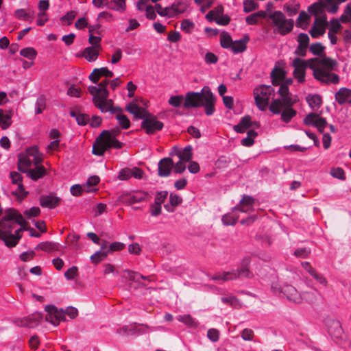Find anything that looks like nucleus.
<instances>
[{
  "label": "nucleus",
  "instance_id": "6",
  "mask_svg": "<svg viewBox=\"0 0 351 351\" xmlns=\"http://www.w3.org/2000/svg\"><path fill=\"white\" fill-rule=\"evenodd\" d=\"M268 18L272 20L277 32L282 36H285L293 30L294 21L292 19H287L285 15L281 11H274L269 14Z\"/></svg>",
  "mask_w": 351,
  "mask_h": 351
},
{
  "label": "nucleus",
  "instance_id": "42",
  "mask_svg": "<svg viewBox=\"0 0 351 351\" xmlns=\"http://www.w3.org/2000/svg\"><path fill=\"white\" fill-rule=\"evenodd\" d=\"M46 108V98L44 95H41L38 97L35 103V113L40 114Z\"/></svg>",
  "mask_w": 351,
  "mask_h": 351
},
{
  "label": "nucleus",
  "instance_id": "21",
  "mask_svg": "<svg viewBox=\"0 0 351 351\" xmlns=\"http://www.w3.org/2000/svg\"><path fill=\"white\" fill-rule=\"evenodd\" d=\"M250 40L248 34L243 35V38L233 42L231 50L234 53H239L245 51L247 49V43Z\"/></svg>",
  "mask_w": 351,
  "mask_h": 351
},
{
  "label": "nucleus",
  "instance_id": "5",
  "mask_svg": "<svg viewBox=\"0 0 351 351\" xmlns=\"http://www.w3.org/2000/svg\"><path fill=\"white\" fill-rule=\"evenodd\" d=\"M253 93L257 108L263 111L268 106L270 97L274 96L275 90L270 85L261 84L254 89Z\"/></svg>",
  "mask_w": 351,
  "mask_h": 351
},
{
  "label": "nucleus",
  "instance_id": "56",
  "mask_svg": "<svg viewBox=\"0 0 351 351\" xmlns=\"http://www.w3.org/2000/svg\"><path fill=\"white\" fill-rule=\"evenodd\" d=\"M297 41L299 45L308 47L310 38L307 34L301 32L298 36Z\"/></svg>",
  "mask_w": 351,
  "mask_h": 351
},
{
  "label": "nucleus",
  "instance_id": "19",
  "mask_svg": "<svg viewBox=\"0 0 351 351\" xmlns=\"http://www.w3.org/2000/svg\"><path fill=\"white\" fill-rule=\"evenodd\" d=\"M109 253L106 248V241H104L101 244L100 250L95 252L93 255L90 256V260L92 263L97 265L102 261H104Z\"/></svg>",
  "mask_w": 351,
  "mask_h": 351
},
{
  "label": "nucleus",
  "instance_id": "17",
  "mask_svg": "<svg viewBox=\"0 0 351 351\" xmlns=\"http://www.w3.org/2000/svg\"><path fill=\"white\" fill-rule=\"evenodd\" d=\"M113 75V72L108 70L107 67L96 68L93 69V72L88 76V79L93 83L97 84L101 76L112 77Z\"/></svg>",
  "mask_w": 351,
  "mask_h": 351
},
{
  "label": "nucleus",
  "instance_id": "1",
  "mask_svg": "<svg viewBox=\"0 0 351 351\" xmlns=\"http://www.w3.org/2000/svg\"><path fill=\"white\" fill-rule=\"evenodd\" d=\"M215 97L210 87L205 86L200 92L189 91L186 93L184 107L190 108L204 106L206 114L210 116L215 112Z\"/></svg>",
  "mask_w": 351,
  "mask_h": 351
},
{
  "label": "nucleus",
  "instance_id": "31",
  "mask_svg": "<svg viewBox=\"0 0 351 351\" xmlns=\"http://www.w3.org/2000/svg\"><path fill=\"white\" fill-rule=\"evenodd\" d=\"M46 174V169L43 165H36L34 169H29L27 177L33 180H37Z\"/></svg>",
  "mask_w": 351,
  "mask_h": 351
},
{
  "label": "nucleus",
  "instance_id": "50",
  "mask_svg": "<svg viewBox=\"0 0 351 351\" xmlns=\"http://www.w3.org/2000/svg\"><path fill=\"white\" fill-rule=\"evenodd\" d=\"M258 8V4L252 0H245L243 1V12H251Z\"/></svg>",
  "mask_w": 351,
  "mask_h": 351
},
{
  "label": "nucleus",
  "instance_id": "29",
  "mask_svg": "<svg viewBox=\"0 0 351 351\" xmlns=\"http://www.w3.org/2000/svg\"><path fill=\"white\" fill-rule=\"evenodd\" d=\"M293 106H282L280 114V119L282 121L288 123L291 119L296 116L297 111L292 108Z\"/></svg>",
  "mask_w": 351,
  "mask_h": 351
},
{
  "label": "nucleus",
  "instance_id": "45",
  "mask_svg": "<svg viewBox=\"0 0 351 351\" xmlns=\"http://www.w3.org/2000/svg\"><path fill=\"white\" fill-rule=\"evenodd\" d=\"M14 16L18 19H23L27 21H31L33 19V14L26 12L24 9H17L14 12Z\"/></svg>",
  "mask_w": 351,
  "mask_h": 351
},
{
  "label": "nucleus",
  "instance_id": "25",
  "mask_svg": "<svg viewBox=\"0 0 351 351\" xmlns=\"http://www.w3.org/2000/svg\"><path fill=\"white\" fill-rule=\"evenodd\" d=\"M302 267L307 271L309 274L313 277L319 283L326 285L327 281L323 275L317 272V271L313 268L308 262H302Z\"/></svg>",
  "mask_w": 351,
  "mask_h": 351
},
{
  "label": "nucleus",
  "instance_id": "11",
  "mask_svg": "<svg viewBox=\"0 0 351 351\" xmlns=\"http://www.w3.org/2000/svg\"><path fill=\"white\" fill-rule=\"evenodd\" d=\"M325 324L327 327L328 332L335 339H341L344 335V331L341 322L334 318H326Z\"/></svg>",
  "mask_w": 351,
  "mask_h": 351
},
{
  "label": "nucleus",
  "instance_id": "39",
  "mask_svg": "<svg viewBox=\"0 0 351 351\" xmlns=\"http://www.w3.org/2000/svg\"><path fill=\"white\" fill-rule=\"evenodd\" d=\"M193 158V147L191 145H186L182 150L181 149L179 159L185 162H189Z\"/></svg>",
  "mask_w": 351,
  "mask_h": 351
},
{
  "label": "nucleus",
  "instance_id": "47",
  "mask_svg": "<svg viewBox=\"0 0 351 351\" xmlns=\"http://www.w3.org/2000/svg\"><path fill=\"white\" fill-rule=\"evenodd\" d=\"M116 119L122 129L126 130L130 127V121L125 114L118 113L116 115Z\"/></svg>",
  "mask_w": 351,
  "mask_h": 351
},
{
  "label": "nucleus",
  "instance_id": "20",
  "mask_svg": "<svg viewBox=\"0 0 351 351\" xmlns=\"http://www.w3.org/2000/svg\"><path fill=\"white\" fill-rule=\"evenodd\" d=\"M46 321L52 324L54 326H57L60 324V322L66 321L65 311L62 308H57L56 311L51 315H47Z\"/></svg>",
  "mask_w": 351,
  "mask_h": 351
},
{
  "label": "nucleus",
  "instance_id": "4",
  "mask_svg": "<svg viewBox=\"0 0 351 351\" xmlns=\"http://www.w3.org/2000/svg\"><path fill=\"white\" fill-rule=\"evenodd\" d=\"M278 93L280 95V98L274 99L269 107V111L274 114L280 113L282 106H290L295 104V101L290 96L289 87L280 84Z\"/></svg>",
  "mask_w": 351,
  "mask_h": 351
},
{
  "label": "nucleus",
  "instance_id": "24",
  "mask_svg": "<svg viewBox=\"0 0 351 351\" xmlns=\"http://www.w3.org/2000/svg\"><path fill=\"white\" fill-rule=\"evenodd\" d=\"M149 197L150 196L147 192L139 191L128 195L127 202L130 204H133L144 201H148Z\"/></svg>",
  "mask_w": 351,
  "mask_h": 351
},
{
  "label": "nucleus",
  "instance_id": "15",
  "mask_svg": "<svg viewBox=\"0 0 351 351\" xmlns=\"http://www.w3.org/2000/svg\"><path fill=\"white\" fill-rule=\"evenodd\" d=\"M61 198L51 194L42 195L39 198L40 205L43 208L53 209L59 206Z\"/></svg>",
  "mask_w": 351,
  "mask_h": 351
},
{
  "label": "nucleus",
  "instance_id": "14",
  "mask_svg": "<svg viewBox=\"0 0 351 351\" xmlns=\"http://www.w3.org/2000/svg\"><path fill=\"white\" fill-rule=\"evenodd\" d=\"M173 167V161L169 157L162 158L158 165V176L160 177H168L171 175Z\"/></svg>",
  "mask_w": 351,
  "mask_h": 351
},
{
  "label": "nucleus",
  "instance_id": "36",
  "mask_svg": "<svg viewBox=\"0 0 351 351\" xmlns=\"http://www.w3.org/2000/svg\"><path fill=\"white\" fill-rule=\"evenodd\" d=\"M325 46L321 43H314L309 47V51L314 56H318L317 58H322L326 55Z\"/></svg>",
  "mask_w": 351,
  "mask_h": 351
},
{
  "label": "nucleus",
  "instance_id": "10",
  "mask_svg": "<svg viewBox=\"0 0 351 351\" xmlns=\"http://www.w3.org/2000/svg\"><path fill=\"white\" fill-rule=\"evenodd\" d=\"M303 123L306 125L316 128L320 133H324V129L328 125L326 118L321 117L319 114L316 112L308 113L304 118Z\"/></svg>",
  "mask_w": 351,
  "mask_h": 351
},
{
  "label": "nucleus",
  "instance_id": "12",
  "mask_svg": "<svg viewBox=\"0 0 351 351\" xmlns=\"http://www.w3.org/2000/svg\"><path fill=\"white\" fill-rule=\"evenodd\" d=\"M102 136H104L108 150L111 148L121 149L123 146V143L118 141L115 134H113L110 130H103L99 136V139L102 138Z\"/></svg>",
  "mask_w": 351,
  "mask_h": 351
},
{
  "label": "nucleus",
  "instance_id": "30",
  "mask_svg": "<svg viewBox=\"0 0 351 351\" xmlns=\"http://www.w3.org/2000/svg\"><path fill=\"white\" fill-rule=\"evenodd\" d=\"M60 245L59 243L56 242H51V241H45L40 242L36 247L35 250H42L47 252H51L53 251H58L60 250Z\"/></svg>",
  "mask_w": 351,
  "mask_h": 351
},
{
  "label": "nucleus",
  "instance_id": "32",
  "mask_svg": "<svg viewBox=\"0 0 351 351\" xmlns=\"http://www.w3.org/2000/svg\"><path fill=\"white\" fill-rule=\"evenodd\" d=\"M306 101L313 110L319 109L322 104V97L318 94L308 95L306 97Z\"/></svg>",
  "mask_w": 351,
  "mask_h": 351
},
{
  "label": "nucleus",
  "instance_id": "49",
  "mask_svg": "<svg viewBox=\"0 0 351 351\" xmlns=\"http://www.w3.org/2000/svg\"><path fill=\"white\" fill-rule=\"evenodd\" d=\"M195 27V23L189 19H184L181 22L180 29L187 34H191Z\"/></svg>",
  "mask_w": 351,
  "mask_h": 351
},
{
  "label": "nucleus",
  "instance_id": "23",
  "mask_svg": "<svg viewBox=\"0 0 351 351\" xmlns=\"http://www.w3.org/2000/svg\"><path fill=\"white\" fill-rule=\"evenodd\" d=\"M108 97L101 96L99 97L96 96L95 98H93V102L95 107H97L102 113H106L108 112L110 104L112 103L111 99L108 100Z\"/></svg>",
  "mask_w": 351,
  "mask_h": 351
},
{
  "label": "nucleus",
  "instance_id": "8",
  "mask_svg": "<svg viewBox=\"0 0 351 351\" xmlns=\"http://www.w3.org/2000/svg\"><path fill=\"white\" fill-rule=\"evenodd\" d=\"M251 260L249 256L244 257L241 263L240 267L231 271L224 272V280H234L239 277L250 278L252 273L249 269Z\"/></svg>",
  "mask_w": 351,
  "mask_h": 351
},
{
  "label": "nucleus",
  "instance_id": "9",
  "mask_svg": "<svg viewBox=\"0 0 351 351\" xmlns=\"http://www.w3.org/2000/svg\"><path fill=\"white\" fill-rule=\"evenodd\" d=\"M141 127L147 134L152 135L161 131L164 128V123L149 112L142 121Z\"/></svg>",
  "mask_w": 351,
  "mask_h": 351
},
{
  "label": "nucleus",
  "instance_id": "26",
  "mask_svg": "<svg viewBox=\"0 0 351 351\" xmlns=\"http://www.w3.org/2000/svg\"><path fill=\"white\" fill-rule=\"evenodd\" d=\"M190 1L191 0H175L171 5V8H173L176 16L187 10L190 5Z\"/></svg>",
  "mask_w": 351,
  "mask_h": 351
},
{
  "label": "nucleus",
  "instance_id": "53",
  "mask_svg": "<svg viewBox=\"0 0 351 351\" xmlns=\"http://www.w3.org/2000/svg\"><path fill=\"white\" fill-rule=\"evenodd\" d=\"M158 14L162 17L174 18L176 17L173 8L171 5L162 8V10H158Z\"/></svg>",
  "mask_w": 351,
  "mask_h": 351
},
{
  "label": "nucleus",
  "instance_id": "35",
  "mask_svg": "<svg viewBox=\"0 0 351 351\" xmlns=\"http://www.w3.org/2000/svg\"><path fill=\"white\" fill-rule=\"evenodd\" d=\"M301 297V302L305 301L309 304H315L317 300L319 293L317 290L310 291H302L300 293Z\"/></svg>",
  "mask_w": 351,
  "mask_h": 351
},
{
  "label": "nucleus",
  "instance_id": "40",
  "mask_svg": "<svg viewBox=\"0 0 351 351\" xmlns=\"http://www.w3.org/2000/svg\"><path fill=\"white\" fill-rule=\"evenodd\" d=\"M107 8L114 11L123 12L125 10V2H120L117 0H112L108 2Z\"/></svg>",
  "mask_w": 351,
  "mask_h": 351
},
{
  "label": "nucleus",
  "instance_id": "58",
  "mask_svg": "<svg viewBox=\"0 0 351 351\" xmlns=\"http://www.w3.org/2000/svg\"><path fill=\"white\" fill-rule=\"evenodd\" d=\"M330 174L333 178L339 179V180H345V172L342 168L337 167L332 168L330 171Z\"/></svg>",
  "mask_w": 351,
  "mask_h": 351
},
{
  "label": "nucleus",
  "instance_id": "41",
  "mask_svg": "<svg viewBox=\"0 0 351 351\" xmlns=\"http://www.w3.org/2000/svg\"><path fill=\"white\" fill-rule=\"evenodd\" d=\"M176 319L180 322L184 323L190 327L195 326L197 325L195 319L189 314L178 315L176 317Z\"/></svg>",
  "mask_w": 351,
  "mask_h": 351
},
{
  "label": "nucleus",
  "instance_id": "3",
  "mask_svg": "<svg viewBox=\"0 0 351 351\" xmlns=\"http://www.w3.org/2000/svg\"><path fill=\"white\" fill-rule=\"evenodd\" d=\"M291 66L294 68L293 75L299 84L305 82L306 70L310 69L313 71V75L315 80H319V72L318 70L314 69V64L308 60H303L299 57L295 58L291 63Z\"/></svg>",
  "mask_w": 351,
  "mask_h": 351
},
{
  "label": "nucleus",
  "instance_id": "13",
  "mask_svg": "<svg viewBox=\"0 0 351 351\" xmlns=\"http://www.w3.org/2000/svg\"><path fill=\"white\" fill-rule=\"evenodd\" d=\"M1 220L3 221H14L19 226H23L25 223V220L22 215L17 210L13 208H8L5 210V215L2 217Z\"/></svg>",
  "mask_w": 351,
  "mask_h": 351
},
{
  "label": "nucleus",
  "instance_id": "38",
  "mask_svg": "<svg viewBox=\"0 0 351 351\" xmlns=\"http://www.w3.org/2000/svg\"><path fill=\"white\" fill-rule=\"evenodd\" d=\"M233 40L230 35L226 32H223L220 36V45L223 49H230Z\"/></svg>",
  "mask_w": 351,
  "mask_h": 351
},
{
  "label": "nucleus",
  "instance_id": "54",
  "mask_svg": "<svg viewBox=\"0 0 351 351\" xmlns=\"http://www.w3.org/2000/svg\"><path fill=\"white\" fill-rule=\"evenodd\" d=\"M300 8L299 4H285L284 5V10L287 12L288 15L293 16L297 14Z\"/></svg>",
  "mask_w": 351,
  "mask_h": 351
},
{
  "label": "nucleus",
  "instance_id": "27",
  "mask_svg": "<svg viewBox=\"0 0 351 351\" xmlns=\"http://www.w3.org/2000/svg\"><path fill=\"white\" fill-rule=\"evenodd\" d=\"M351 97V89L342 87L335 95V101L340 105L348 103Z\"/></svg>",
  "mask_w": 351,
  "mask_h": 351
},
{
  "label": "nucleus",
  "instance_id": "52",
  "mask_svg": "<svg viewBox=\"0 0 351 351\" xmlns=\"http://www.w3.org/2000/svg\"><path fill=\"white\" fill-rule=\"evenodd\" d=\"M340 21L343 23L351 21V3H348L344 9L343 14L340 16Z\"/></svg>",
  "mask_w": 351,
  "mask_h": 351
},
{
  "label": "nucleus",
  "instance_id": "28",
  "mask_svg": "<svg viewBox=\"0 0 351 351\" xmlns=\"http://www.w3.org/2000/svg\"><path fill=\"white\" fill-rule=\"evenodd\" d=\"M106 151L108 150L104 140V136H102L101 139H99V136H97L95 142L93 145V154L97 156H102Z\"/></svg>",
  "mask_w": 351,
  "mask_h": 351
},
{
  "label": "nucleus",
  "instance_id": "43",
  "mask_svg": "<svg viewBox=\"0 0 351 351\" xmlns=\"http://www.w3.org/2000/svg\"><path fill=\"white\" fill-rule=\"evenodd\" d=\"M238 216H234L231 213H227L223 215L221 221L224 226H234L238 221Z\"/></svg>",
  "mask_w": 351,
  "mask_h": 351
},
{
  "label": "nucleus",
  "instance_id": "51",
  "mask_svg": "<svg viewBox=\"0 0 351 351\" xmlns=\"http://www.w3.org/2000/svg\"><path fill=\"white\" fill-rule=\"evenodd\" d=\"M5 245L8 247H15L19 242L15 239L12 233L6 234L2 240Z\"/></svg>",
  "mask_w": 351,
  "mask_h": 351
},
{
  "label": "nucleus",
  "instance_id": "64",
  "mask_svg": "<svg viewBox=\"0 0 351 351\" xmlns=\"http://www.w3.org/2000/svg\"><path fill=\"white\" fill-rule=\"evenodd\" d=\"M118 179L120 180H127L132 178L131 169L125 168L122 169L118 174Z\"/></svg>",
  "mask_w": 351,
  "mask_h": 351
},
{
  "label": "nucleus",
  "instance_id": "60",
  "mask_svg": "<svg viewBox=\"0 0 351 351\" xmlns=\"http://www.w3.org/2000/svg\"><path fill=\"white\" fill-rule=\"evenodd\" d=\"M75 14L76 13L75 11L71 10V11L68 12L65 15L62 16L60 18V21L62 23L66 22V24L68 25H69L72 23L73 19H75Z\"/></svg>",
  "mask_w": 351,
  "mask_h": 351
},
{
  "label": "nucleus",
  "instance_id": "34",
  "mask_svg": "<svg viewBox=\"0 0 351 351\" xmlns=\"http://www.w3.org/2000/svg\"><path fill=\"white\" fill-rule=\"evenodd\" d=\"M99 54V53L97 47H88L84 49L82 56L84 57L87 61L92 62L97 59Z\"/></svg>",
  "mask_w": 351,
  "mask_h": 351
},
{
  "label": "nucleus",
  "instance_id": "33",
  "mask_svg": "<svg viewBox=\"0 0 351 351\" xmlns=\"http://www.w3.org/2000/svg\"><path fill=\"white\" fill-rule=\"evenodd\" d=\"M324 3L325 2L323 0H319L318 2H315L308 6V11L311 15L314 16L323 14L324 13V10L326 7V5Z\"/></svg>",
  "mask_w": 351,
  "mask_h": 351
},
{
  "label": "nucleus",
  "instance_id": "22",
  "mask_svg": "<svg viewBox=\"0 0 351 351\" xmlns=\"http://www.w3.org/2000/svg\"><path fill=\"white\" fill-rule=\"evenodd\" d=\"M254 202L253 197L244 195L240 200L239 204L232 208L234 210H239L242 213H246L249 207L252 206Z\"/></svg>",
  "mask_w": 351,
  "mask_h": 351
},
{
  "label": "nucleus",
  "instance_id": "57",
  "mask_svg": "<svg viewBox=\"0 0 351 351\" xmlns=\"http://www.w3.org/2000/svg\"><path fill=\"white\" fill-rule=\"evenodd\" d=\"M325 29L324 27H316L315 25H313L309 32L311 36L314 38H317L319 36L323 35Z\"/></svg>",
  "mask_w": 351,
  "mask_h": 351
},
{
  "label": "nucleus",
  "instance_id": "44",
  "mask_svg": "<svg viewBox=\"0 0 351 351\" xmlns=\"http://www.w3.org/2000/svg\"><path fill=\"white\" fill-rule=\"evenodd\" d=\"M20 55L29 60H33L36 58L37 52L33 47H25L20 51Z\"/></svg>",
  "mask_w": 351,
  "mask_h": 351
},
{
  "label": "nucleus",
  "instance_id": "61",
  "mask_svg": "<svg viewBox=\"0 0 351 351\" xmlns=\"http://www.w3.org/2000/svg\"><path fill=\"white\" fill-rule=\"evenodd\" d=\"M182 99V95H173L169 97L168 102L169 105L177 108L181 106Z\"/></svg>",
  "mask_w": 351,
  "mask_h": 351
},
{
  "label": "nucleus",
  "instance_id": "37",
  "mask_svg": "<svg viewBox=\"0 0 351 351\" xmlns=\"http://www.w3.org/2000/svg\"><path fill=\"white\" fill-rule=\"evenodd\" d=\"M69 114L71 117L75 118L77 123L81 126L86 125L88 123L90 119L89 115L84 113L71 111L69 112Z\"/></svg>",
  "mask_w": 351,
  "mask_h": 351
},
{
  "label": "nucleus",
  "instance_id": "16",
  "mask_svg": "<svg viewBox=\"0 0 351 351\" xmlns=\"http://www.w3.org/2000/svg\"><path fill=\"white\" fill-rule=\"evenodd\" d=\"M126 110L134 116V119H142L148 114L149 111L135 103H130L126 106Z\"/></svg>",
  "mask_w": 351,
  "mask_h": 351
},
{
  "label": "nucleus",
  "instance_id": "55",
  "mask_svg": "<svg viewBox=\"0 0 351 351\" xmlns=\"http://www.w3.org/2000/svg\"><path fill=\"white\" fill-rule=\"evenodd\" d=\"M162 212V206L160 204L158 203H152L149 206V213L151 216L157 217L161 214Z\"/></svg>",
  "mask_w": 351,
  "mask_h": 351
},
{
  "label": "nucleus",
  "instance_id": "62",
  "mask_svg": "<svg viewBox=\"0 0 351 351\" xmlns=\"http://www.w3.org/2000/svg\"><path fill=\"white\" fill-rule=\"evenodd\" d=\"M325 2V4L328 5L327 10L328 12L332 14H335L338 9L339 5L337 3L335 2L334 0H323Z\"/></svg>",
  "mask_w": 351,
  "mask_h": 351
},
{
  "label": "nucleus",
  "instance_id": "46",
  "mask_svg": "<svg viewBox=\"0 0 351 351\" xmlns=\"http://www.w3.org/2000/svg\"><path fill=\"white\" fill-rule=\"evenodd\" d=\"M2 123V129L5 130L8 128L11 124V115L8 114H4L3 110L0 109V123Z\"/></svg>",
  "mask_w": 351,
  "mask_h": 351
},
{
  "label": "nucleus",
  "instance_id": "2",
  "mask_svg": "<svg viewBox=\"0 0 351 351\" xmlns=\"http://www.w3.org/2000/svg\"><path fill=\"white\" fill-rule=\"evenodd\" d=\"M310 61L314 64V69L319 72V80H317L323 84H334L339 82V76L333 73L336 70L338 63L334 60L326 55L322 58H311Z\"/></svg>",
  "mask_w": 351,
  "mask_h": 351
},
{
  "label": "nucleus",
  "instance_id": "59",
  "mask_svg": "<svg viewBox=\"0 0 351 351\" xmlns=\"http://www.w3.org/2000/svg\"><path fill=\"white\" fill-rule=\"evenodd\" d=\"M167 196H168L167 191H158L155 196L154 202L158 203V204L161 205L163 202H165Z\"/></svg>",
  "mask_w": 351,
  "mask_h": 351
},
{
  "label": "nucleus",
  "instance_id": "7",
  "mask_svg": "<svg viewBox=\"0 0 351 351\" xmlns=\"http://www.w3.org/2000/svg\"><path fill=\"white\" fill-rule=\"evenodd\" d=\"M271 289L274 294L279 296L283 295L293 303H301L300 293L291 285L285 283L281 285L277 282H273L271 285Z\"/></svg>",
  "mask_w": 351,
  "mask_h": 351
},
{
  "label": "nucleus",
  "instance_id": "18",
  "mask_svg": "<svg viewBox=\"0 0 351 351\" xmlns=\"http://www.w3.org/2000/svg\"><path fill=\"white\" fill-rule=\"evenodd\" d=\"M40 319L41 315L37 313L32 315V317H28L23 319H16L14 321V324L19 327L32 328L37 325V323Z\"/></svg>",
  "mask_w": 351,
  "mask_h": 351
},
{
  "label": "nucleus",
  "instance_id": "48",
  "mask_svg": "<svg viewBox=\"0 0 351 351\" xmlns=\"http://www.w3.org/2000/svg\"><path fill=\"white\" fill-rule=\"evenodd\" d=\"M125 246V245L123 243L119 241L112 242L111 244L108 245V242L106 241V248L109 254L113 252L122 250L124 249Z\"/></svg>",
  "mask_w": 351,
  "mask_h": 351
},
{
  "label": "nucleus",
  "instance_id": "63",
  "mask_svg": "<svg viewBox=\"0 0 351 351\" xmlns=\"http://www.w3.org/2000/svg\"><path fill=\"white\" fill-rule=\"evenodd\" d=\"M77 276V267L76 266H72L64 273V277L69 280H73Z\"/></svg>",
  "mask_w": 351,
  "mask_h": 351
}]
</instances>
